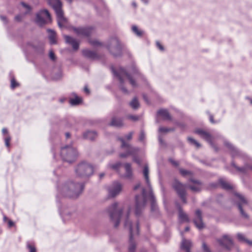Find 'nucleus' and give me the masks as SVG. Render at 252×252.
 <instances>
[{"instance_id": "nucleus-1", "label": "nucleus", "mask_w": 252, "mask_h": 252, "mask_svg": "<svg viewBox=\"0 0 252 252\" xmlns=\"http://www.w3.org/2000/svg\"><path fill=\"white\" fill-rule=\"evenodd\" d=\"M108 214L110 221L113 224L115 228H117L120 224L122 216H124V226L128 228L129 231V252H134L136 244L132 239L133 227L131 220L129 219V214L131 208L128 207L125 211L124 209L119 206L118 202H115L110 205L106 210Z\"/></svg>"}, {"instance_id": "nucleus-2", "label": "nucleus", "mask_w": 252, "mask_h": 252, "mask_svg": "<svg viewBox=\"0 0 252 252\" xmlns=\"http://www.w3.org/2000/svg\"><path fill=\"white\" fill-rule=\"evenodd\" d=\"M85 184L72 180L63 182L57 186L58 193L56 196L57 203L62 202L60 197L68 198L72 200L77 199L82 194Z\"/></svg>"}, {"instance_id": "nucleus-3", "label": "nucleus", "mask_w": 252, "mask_h": 252, "mask_svg": "<svg viewBox=\"0 0 252 252\" xmlns=\"http://www.w3.org/2000/svg\"><path fill=\"white\" fill-rule=\"evenodd\" d=\"M112 71L114 76L117 78L120 82V88L123 93H128L127 89L123 86L124 78L126 77L129 81V83L133 87H137V84L136 80H141L145 81L144 76L141 74L136 65L134 64L131 65L127 70L123 68H120L118 71H116L113 67H111Z\"/></svg>"}, {"instance_id": "nucleus-4", "label": "nucleus", "mask_w": 252, "mask_h": 252, "mask_svg": "<svg viewBox=\"0 0 252 252\" xmlns=\"http://www.w3.org/2000/svg\"><path fill=\"white\" fill-rule=\"evenodd\" d=\"M74 172L78 177H89L94 172L93 164L85 160L82 161L75 167Z\"/></svg>"}, {"instance_id": "nucleus-5", "label": "nucleus", "mask_w": 252, "mask_h": 252, "mask_svg": "<svg viewBox=\"0 0 252 252\" xmlns=\"http://www.w3.org/2000/svg\"><path fill=\"white\" fill-rule=\"evenodd\" d=\"M61 157L64 162L71 163L74 162L77 157V152L74 148L66 145L61 149Z\"/></svg>"}, {"instance_id": "nucleus-6", "label": "nucleus", "mask_w": 252, "mask_h": 252, "mask_svg": "<svg viewBox=\"0 0 252 252\" xmlns=\"http://www.w3.org/2000/svg\"><path fill=\"white\" fill-rule=\"evenodd\" d=\"M107 48L110 53L114 57H120L122 55V46L117 37H112L109 39Z\"/></svg>"}, {"instance_id": "nucleus-7", "label": "nucleus", "mask_w": 252, "mask_h": 252, "mask_svg": "<svg viewBox=\"0 0 252 252\" xmlns=\"http://www.w3.org/2000/svg\"><path fill=\"white\" fill-rule=\"evenodd\" d=\"M236 204L238 207L242 217L245 220L249 219V215L244 211V207L249 204V201L242 194L235 193L234 194Z\"/></svg>"}, {"instance_id": "nucleus-8", "label": "nucleus", "mask_w": 252, "mask_h": 252, "mask_svg": "<svg viewBox=\"0 0 252 252\" xmlns=\"http://www.w3.org/2000/svg\"><path fill=\"white\" fill-rule=\"evenodd\" d=\"M51 21V16L47 9H41L36 13L35 22L39 26L42 27Z\"/></svg>"}, {"instance_id": "nucleus-9", "label": "nucleus", "mask_w": 252, "mask_h": 252, "mask_svg": "<svg viewBox=\"0 0 252 252\" xmlns=\"http://www.w3.org/2000/svg\"><path fill=\"white\" fill-rule=\"evenodd\" d=\"M143 175L144 177V178L146 180V183L147 185V187L148 188V189L149 190V199L151 201V209L152 210H156L157 206H156V199L155 196L153 193L152 187L151 186V184L150 183L149 174V168L147 165H146L144 167L143 171Z\"/></svg>"}, {"instance_id": "nucleus-10", "label": "nucleus", "mask_w": 252, "mask_h": 252, "mask_svg": "<svg viewBox=\"0 0 252 252\" xmlns=\"http://www.w3.org/2000/svg\"><path fill=\"white\" fill-rule=\"evenodd\" d=\"M147 198L146 189L144 188L142 189V196H135L136 206L135 214L136 216H139L141 214L142 210L146 204Z\"/></svg>"}, {"instance_id": "nucleus-11", "label": "nucleus", "mask_w": 252, "mask_h": 252, "mask_svg": "<svg viewBox=\"0 0 252 252\" xmlns=\"http://www.w3.org/2000/svg\"><path fill=\"white\" fill-rule=\"evenodd\" d=\"M123 185L118 181L112 182L108 187V196L110 198H115L122 191Z\"/></svg>"}, {"instance_id": "nucleus-12", "label": "nucleus", "mask_w": 252, "mask_h": 252, "mask_svg": "<svg viewBox=\"0 0 252 252\" xmlns=\"http://www.w3.org/2000/svg\"><path fill=\"white\" fill-rule=\"evenodd\" d=\"M71 29L77 36L86 37L90 36L94 31V27L92 26L78 27L72 26Z\"/></svg>"}, {"instance_id": "nucleus-13", "label": "nucleus", "mask_w": 252, "mask_h": 252, "mask_svg": "<svg viewBox=\"0 0 252 252\" xmlns=\"http://www.w3.org/2000/svg\"><path fill=\"white\" fill-rule=\"evenodd\" d=\"M118 139L122 142L121 148H125L126 150L125 153L120 154L121 158H126L129 155H133L138 151V148L133 147L130 145L125 142L123 138H118Z\"/></svg>"}, {"instance_id": "nucleus-14", "label": "nucleus", "mask_w": 252, "mask_h": 252, "mask_svg": "<svg viewBox=\"0 0 252 252\" xmlns=\"http://www.w3.org/2000/svg\"><path fill=\"white\" fill-rule=\"evenodd\" d=\"M62 202H59L57 203L60 214L63 218V219L69 220L71 218H75L77 216V213L75 210H65L62 212Z\"/></svg>"}, {"instance_id": "nucleus-15", "label": "nucleus", "mask_w": 252, "mask_h": 252, "mask_svg": "<svg viewBox=\"0 0 252 252\" xmlns=\"http://www.w3.org/2000/svg\"><path fill=\"white\" fill-rule=\"evenodd\" d=\"M172 187L176 190L178 195L187 194L186 188L188 185H184L177 180L175 179L173 183Z\"/></svg>"}, {"instance_id": "nucleus-16", "label": "nucleus", "mask_w": 252, "mask_h": 252, "mask_svg": "<svg viewBox=\"0 0 252 252\" xmlns=\"http://www.w3.org/2000/svg\"><path fill=\"white\" fill-rule=\"evenodd\" d=\"M217 241L219 243L220 246H223L228 250L230 249L231 247L233 245L231 239L226 235H223L222 239H217Z\"/></svg>"}, {"instance_id": "nucleus-17", "label": "nucleus", "mask_w": 252, "mask_h": 252, "mask_svg": "<svg viewBox=\"0 0 252 252\" xmlns=\"http://www.w3.org/2000/svg\"><path fill=\"white\" fill-rule=\"evenodd\" d=\"M195 215L196 217L193 220V222L198 229H201L204 227L201 211L200 210H197L195 211Z\"/></svg>"}, {"instance_id": "nucleus-18", "label": "nucleus", "mask_w": 252, "mask_h": 252, "mask_svg": "<svg viewBox=\"0 0 252 252\" xmlns=\"http://www.w3.org/2000/svg\"><path fill=\"white\" fill-rule=\"evenodd\" d=\"M195 132L199 135L201 138L207 141L211 145H213L212 137L209 132L202 129H197L195 130Z\"/></svg>"}, {"instance_id": "nucleus-19", "label": "nucleus", "mask_w": 252, "mask_h": 252, "mask_svg": "<svg viewBox=\"0 0 252 252\" xmlns=\"http://www.w3.org/2000/svg\"><path fill=\"white\" fill-rule=\"evenodd\" d=\"M48 3L55 12L63 10L62 3L60 0H47Z\"/></svg>"}, {"instance_id": "nucleus-20", "label": "nucleus", "mask_w": 252, "mask_h": 252, "mask_svg": "<svg viewBox=\"0 0 252 252\" xmlns=\"http://www.w3.org/2000/svg\"><path fill=\"white\" fill-rule=\"evenodd\" d=\"M64 38L65 40V42L71 45L73 49L74 50H77L78 49L79 47V44L77 41L76 39L74 38L71 36L66 35L64 36Z\"/></svg>"}, {"instance_id": "nucleus-21", "label": "nucleus", "mask_w": 252, "mask_h": 252, "mask_svg": "<svg viewBox=\"0 0 252 252\" xmlns=\"http://www.w3.org/2000/svg\"><path fill=\"white\" fill-rule=\"evenodd\" d=\"M64 38L65 40V42L71 45L73 49L74 50H77L78 49L79 47V44L77 41L76 39L74 38L71 36L66 35L64 36Z\"/></svg>"}, {"instance_id": "nucleus-22", "label": "nucleus", "mask_w": 252, "mask_h": 252, "mask_svg": "<svg viewBox=\"0 0 252 252\" xmlns=\"http://www.w3.org/2000/svg\"><path fill=\"white\" fill-rule=\"evenodd\" d=\"M63 77V70L61 67H55L51 73V78L54 80H59Z\"/></svg>"}, {"instance_id": "nucleus-23", "label": "nucleus", "mask_w": 252, "mask_h": 252, "mask_svg": "<svg viewBox=\"0 0 252 252\" xmlns=\"http://www.w3.org/2000/svg\"><path fill=\"white\" fill-rule=\"evenodd\" d=\"M55 13L57 15L58 25L60 28H62L63 27V23H65L67 21L66 19L63 16V10L57 11Z\"/></svg>"}, {"instance_id": "nucleus-24", "label": "nucleus", "mask_w": 252, "mask_h": 252, "mask_svg": "<svg viewBox=\"0 0 252 252\" xmlns=\"http://www.w3.org/2000/svg\"><path fill=\"white\" fill-rule=\"evenodd\" d=\"M109 125L117 127H121L124 126L123 119L120 117L113 116Z\"/></svg>"}, {"instance_id": "nucleus-25", "label": "nucleus", "mask_w": 252, "mask_h": 252, "mask_svg": "<svg viewBox=\"0 0 252 252\" xmlns=\"http://www.w3.org/2000/svg\"><path fill=\"white\" fill-rule=\"evenodd\" d=\"M224 144L230 150L231 154L233 157L236 156H243V154L234 147L231 143L225 141Z\"/></svg>"}, {"instance_id": "nucleus-26", "label": "nucleus", "mask_w": 252, "mask_h": 252, "mask_svg": "<svg viewBox=\"0 0 252 252\" xmlns=\"http://www.w3.org/2000/svg\"><path fill=\"white\" fill-rule=\"evenodd\" d=\"M72 95L74 96L73 98H71L69 99V103L72 106H76L81 104L83 102V99L81 97L77 95V94L73 93Z\"/></svg>"}, {"instance_id": "nucleus-27", "label": "nucleus", "mask_w": 252, "mask_h": 252, "mask_svg": "<svg viewBox=\"0 0 252 252\" xmlns=\"http://www.w3.org/2000/svg\"><path fill=\"white\" fill-rule=\"evenodd\" d=\"M178 206L179 210V219L180 221L183 222H189V219L188 215L184 212L183 209L179 205Z\"/></svg>"}, {"instance_id": "nucleus-28", "label": "nucleus", "mask_w": 252, "mask_h": 252, "mask_svg": "<svg viewBox=\"0 0 252 252\" xmlns=\"http://www.w3.org/2000/svg\"><path fill=\"white\" fill-rule=\"evenodd\" d=\"M191 247L192 243L190 241L183 239L181 245L182 250H185L186 252H190V249Z\"/></svg>"}, {"instance_id": "nucleus-29", "label": "nucleus", "mask_w": 252, "mask_h": 252, "mask_svg": "<svg viewBox=\"0 0 252 252\" xmlns=\"http://www.w3.org/2000/svg\"><path fill=\"white\" fill-rule=\"evenodd\" d=\"M157 115L161 116L164 120H171V117L167 109H161L159 110L157 112Z\"/></svg>"}, {"instance_id": "nucleus-30", "label": "nucleus", "mask_w": 252, "mask_h": 252, "mask_svg": "<svg viewBox=\"0 0 252 252\" xmlns=\"http://www.w3.org/2000/svg\"><path fill=\"white\" fill-rule=\"evenodd\" d=\"M47 32L49 33V39L50 43L52 45L57 43L56 41V33L55 31L52 29H47Z\"/></svg>"}, {"instance_id": "nucleus-31", "label": "nucleus", "mask_w": 252, "mask_h": 252, "mask_svg": "<svg viewBox=\"0 0 252 252\" xmlns=\"http://www.w3.org/2000/svg\"><path fill=\"white\" fill-rule=\"evenodd\" d=\"M83 137L84 139L93 141L94 138V131L87 130L83 133Z\"/></svg>"}, {"instance_id": "nucleus-32", "label": "nucleus", "mask_w": 252, "mask_h": 252, "mask_svg": "<svg viewBox=\"0 0 252 252\" xmlns=\"http://www.w3.org/2000/svg\"><path fill=\"white\" fill-rule=\"evenodd\" d=\"M34 49V52L38 55H42L44 52V48L43 45L42 44H38L37 45H34L31 43H28Z\"/></svg>"}, {"instance_id": "nucleus-33", "label": "nucleus", "mask_w": 252, "mask_h": 252, "mask_svg": "<svg viewBox=\"0 0 252 252\" xmlns=\"http://www.w3.org/2000/svg\"><path fill=\"white\" fill-rule=\"evenodd\" d=\"M125 168L126 170V173L125 176L127 178H131L132 175L131 164L128 163H126L125 164Z\"/></svg>"}, {"instance_id": "nucleus-34", "label": "nucleus", "mask_w": 252, "mask_h": 252, "mask_svg": "<svg viewBox=\"0 0 252 252\" xmlns=\"http://www.w3.org/2000/svg\"><path fill=\"white\" fill-rule=\"evenodd\" d=\"M231 164L238 171L241 173H245L248 170V164H245V165L242 167H239L237 166L234 162H232Z\"/></svg>"}, {"instance_id": "nucleus-35", "label": "nucleus", "mask_w": 252, "mask_h": 252, "mask_svg": "<svg viewBox=\"0 0 252 252\" xmlns=\"http://www.w3.org/2000/svg\"><path fill=\"white\" fill-rule=\"evenodd\" d=\"M26 247L29 250V252H36L35 243L33 241H28L27 242Z\"/></svg>"}, {"instance_id": "nucleus-36", "label": "nucleus", "mask_w": 252, "mask_h": 252, "mask_svg": "<svg viewBox=\"0 0 252 252\" xmlns=\"http://www.w3.org/2000/svg\"><path fill=\"white\" fill-rule=\"evenodd\" d=\"M83 55L88 58L94 59V51H91L90 50H84L83 51Z\"/></svg>"}, {"instance_id": "nucleus-37", "label": "nucleus", "mask_w": 252, "mask_h": 252, "mask_svg": "<svg viewBox=\"0 0 252 252\" xmlns=\"http://www.w3.org/2000/svg\"><path fill=\"white\" fill-rule=\"evenodd\" d=\"M219 183L220 184L222 188L225 189H232V187L231 185L228 183L227 182H225L222 179H220L219 180Z\"/></svg>"}, {"instance_id": "nucleus-38", "label": "nucleus", "mask_w": 252, "mask_h": 252, "mask_svg": "<svg viewBox=\"0 0 252 252\" xmlns=\"http://www.w3.org/2000/svg\"><path fill=\"white\" fill-rule=\"evenodd\" d=\"M95 60L98 59L99 57L98 56V52L99 48L103 47V45L102 43L95 39Z\"/></svg>"}, {"instance_id": "nucleus-39", "label": "nucleus", "mask_w": 252, "mask_h": 252, "mask_svg": "<svg viewBox=\"0 0 252 252\" xmlns=\"http://www.w3.org/2000/svg\"><path fill=\"white\" fill-rule=\"evenodd\" d=\"M130 106L134 109H137L139 107V103L136 97H134L129 103Z\"/></svg>"}, {"instance_id": "nucleus-40", "label": "nucleus", "mask_w": 252, "mask_h": 252, "mask_svg": "<svg viewBox=\"0 0 252 252\" xmlns=\"http://www.w3.org/2000/svg\"><path fill=\"white\" fill-rule=\"evenodd\" d=\"M72 121L73 119L72 118L65 119L63 121V124L66 127L70 128L73 126Z\"/></svg>"}, {"instance_id": "nucleus-41", "label": "nucleus", "mask_w": 252, "mask_h": 252, "mask_svg": "<svg viewBox=\"0 0 252 252\" xmlns=\"http://www.w3.org/2000/svg\"><path fill=\"white\" fill-rule=\"evenodd\" d=\"M188 187L194 192H200L202 190V187L199 185H189Z\"/></svg>"}, {"instance_id": "nucleus-42", "label": "nucleus", "mask_w": 252, "mask_h": 252, "mask_svg": "<svg viewBox=\"0 0 252 252\" xmlns=\"http://www.w3.org/2000/svg\"><path fill=\"white\" fill-rule=\"evenodd\" d=\"M188 140L191 144L195 145L197 148L201 147V144L193 138L189 137H188Z\"/></svg>"}, {"instance_id": "nucleus-43", "label": "nucleus", "mask_w": 252, "mask_h": 252, "mask_svg": "<svg viewBox=\"0 0 252 252\" xmlns=\"http://www.w3.org/2000/svg\"><path fill=\"white\" fill-rule=\"evenodd\" d=\"M174 128H167L164 127H160L158 129L159 132L167 133L170 131H174Z\"/></svg>"}, {"instance_id": "nucleus-44", "label": "nucleus", "mask_w": 252, "mask_h": 252, "mask_svg": "<svg viewBox=\"0 0 252 252\" xmlns=\"http://www.w3.org/2000/svg\"><path fill=\"white\" fill-rule=\"evenodd\" d=\"M237 237H238V239L239 240V241H245L246 242V243H247L248 244H249V245H252V242L250 241L249 240H248L247 239H246L244 237V236L241 234V233H238L237 234Z\"/></svg>"}, {"instance_id": "nucleus-45", "label": "nucleus", "mask_w": 252, "mask_h": 252, "mask_svg": "<svg viewBox=\"0 0 252 252\" xmlns=\"http://www.w3.org/2000/svg\"><path fill=\"white\" fill-rule=\"evenodd\" d=\"M132 30L137 36H141L143 34V32L138 29L136 26H133L132 27Z\"/></svg>"}, {"instance_id": "nucleus-46", "label": "nucleus", "mask_w": 252, "mask_h": 252, "mask_svg": "<svg viewBox=\"0 0 252 252\" xmlns=\"http://www.w3.org/2000/svg\"><path fill=\"white\" fill-rule=\"evenodd\" d=\"M180 172L183 176H186V175H192V173L189 170H185L183 169H180Z\"/></svg>"}, {"instance_id": "nucleus-47", "label": "nucleus", "mask_w": 252, "mask_h": 252, "mask_svg": "<svg viewBox=\"0 0 252 252\" xmlns=\"http://www.w3.org/2000/svg\"><path fill=\"white\" fill-rule=\"evenodd\" d=\"M202 249L203 252H212L209 247L204 242L202 243Z\"/></svg>"}, {"instance_id": "nucleus-48", "label": "nucleus", "mask_w": 252, "mask_h": 252, "mask_svg": "<svg viewBox=\"0 0 252 252\" xmlns=\"http://www.w3.org/2000/svg\"><path fill=\"white\" fill-rule=\"evenodd\" d=\"M19 86V84L17 83L14 78H12L11 80V88L12 89H14L16 87Z\"/></svg>"}, {"instance_id": "nucleus-49", "label": "nucleus", "mask_w": 252, "mask_h": 252, "mask_svg": "<svg viewBox=\"0 0 252 252\" xmlns=\"http://www.w3.org/2000/svg\"><path fill=\"white\" fill-rule=\"evenodd\" d=\"M126 118L132 121H136L139 119V117L136 115H129L126 116Z\"/></svg>"}, {"instance_id": "nucleus-50", "label": "nucleus", "mask_w": 252, "mask_h": 252, "mask_svg": "<svg viewBox=\"0 0 252 252\" xmlns=\"http://www.w3.org/2000/svg\"><path fill=\"white\" fill-rule=\"evenodd\" d=\"M10 140H11V137L9 135L4 138L5 144L7 147H9L10 146Z\"/></svg>"}, {"instance_id": "nucleus-51", "label": "nucleus", "mask_w": 252, "mask_h": 252, "mask_svg": "<svg viewBox=\"0 0 252 252\" xmlns=\"http://www.w3.org/2000/svg\"><path fill=\"white\" fill-rule=\"evenodd\" d=\"M49 56L50 59L53 61H54L56 60V55L52 50L50 51Z\"/></svg>"}, {"instance_id": "nucleus-52", "label": "nucleus", "mask_w": 252, "mask_h": 252, "mask_svg": "<svg viewBox=\"0 0 252 252\" xmlns=\"http://www.w3.org/2000/svg\"><path fill=\"white\" fill-rule=\"evenodd\" d=\"M218 185H219L217 183H211L208 185V186L207 187V189H212L216 188H217Z\"/></svg>"}, {"instance_id": "nucleus-53", "label": "nucleus", "mask_w": 252, "mask_h": 252, "mask_svg": "<svg viewBox=\"0 0 252 252\" xmlns=\"http://www.w3.org/2000/svg\"><path fill=\"white\" fill-rule=\"evenodd\" d=\"M189 181L196 185H199L200 186H202V183L199 180L190 179Z\"/></svg>"}, {"instance_id": "nucleus-54", "label": "nucleus", "mask_w": 252, "mask_h": 252, "mask_svg": "<svg viewBox=\"0 0 252 252\" xmlns=\"http://www.w3.org/2000/svg\"><path fill=\"white\" fill-rule=\"evenodd\" d=\"M145 137V134L144 131L143 130H141L140 135L139 137V140L140 141H142L144 140Z\"/></svg>"}, {"instance_id": "nucleus-55", "label": "nucleus", "mask_w": 252, "mask_h": 252, "mask_svg": "<svg viewBox=\"0 0 252 252\" xmlns=\"http://www.w3.org/2000/svg\"><path fill=\"white\" fill-rule=\"evenodd\" d=\"M122 163L120 162H118L115 164L112 165L111 167L115 170H117L119 167L121 165Z\"/></svg>"}, {"instance_id": "nucleus-56", "label": "nucleus", "mask_w": 252, "mask_h": 252, "mask_svg": "<svg viewBox=\"0 0 252 252\" xmlns=\"http://www.w3.org/2000/svg\"><path fill=\"white\" fill-rule=\"evenodd\" d=\"M184 203H187L186 194L179 195Z\"/></svg>"}, {"instance_id": "nucleus-57", "label": "nucleus", "mask_w": 252, "mask_h": 252, "mask_svg": "<svg viewBox=\"0 0 252 252\" xmlns=\"http://www.w3.org/2000/svg\"><path fill=\"white\" fill-rule=\"evenodd\" d=\"M133 134V132H130L127 135L125 136V138L127 140H130L132 138Z\"/></svg>"}, {"instance_id": "nucleus-58", "label": "nucleus", "mask_w": 252, "mask_h": 252, "mask_svg": "<svg viewBox=\"0 0 252 252\" xmlns=\"http://www.w3.org/2000/svg\"><path fill=\"white\" fill-rule=\"evenodd\" d=\"M84 92L87 95H89L90 94V91L87 86H85L84 87Z\"/></svg>"}, {"instance_id": "nucleus-59", "label": "nucleus", "mask_w": 252, "mask_h": 252, "mask_svg": "<svg viewBox=\"0 0 252 252\" xmlns=\"http://www.w3.org/2000/svg\"><path fill=\"white\" fill-rule=\"evenodd\" d=\"M209 120H210V121L211 123L212 124H215L217 122L214 120V117H213V116L211 114H209Z\"/></svg>"}, {"instance_id": "nucleus-60", "label": "nucleus", "mask_w": 252, "mask_h": 252, "mask_svg": "<svg viewBox=\"0 0 252 252\" xmlns=\"http://www.w3.org/2000/svg\"><path fill=\"white\" fill-rule=\"evenodd\" d=\"M156 44H157V47L159 49V50H160L161 51H163V50H164L163 47L160 44L159 42L157 41Z\"/></svg>"}, {"instance_id": "nucleus-61", "label": "nucleus", "mask_w": 252, "mask_h": 252, "mask_svg": "<svg viewBox=\"0 0 252 252\" xmlns=\"http://www.w3.org/2000/svg\"><path fill=\"white\" fill-rule=\"evenodd\" d=\"M8 227L9 228H11L12 226H14V223L11 220H8Z\"/></svg>"}, {"instance_id": "nucleus-62", "label": "nucleus", "mask_w": 252, "mask_h": 252, "mask_svg": "<svg viewBox=\"0 0 252 252\" xmlns=\"http://www.w3.org/2000/svg\"><path fill=\"white\" fill-rule=\"evenodd\" d=\"M0 19H1V21L5 23L7 22V19L6 16L3 15H0Z\"/></svg>"}, {"instance_id": "nucleus-63", "label": "nucleus", "mask_w": 252, "mask_h": 252, "mask_svg": "<svg viewBox=\"0 0 252 252\" xmlns=\"http://www.w3.org/2000/svg\"><path fill=\"white\" fill-rule=\"evenodd\" d=\"M133 160H134L135 162H136L137 164H139V165L141 164V161H140V160L138 158H136V157H134L133 158Z\"/></svg>"}, {"instance_id": "nucleus-64", "label": "nucleus", "mask_w": 252, "mask_h": 252, "mask_svg": "<svg viewBox=\"0 0 252 252\" xmlns=\"http://www.w3.org/2000/svg\"><path fill=\"white\" fill-rule=\"evenodd\" d=\"M141 186V184L140 183H137L133 188V189L134 190L138 189Z\"/></svg>"}]
</instances>
